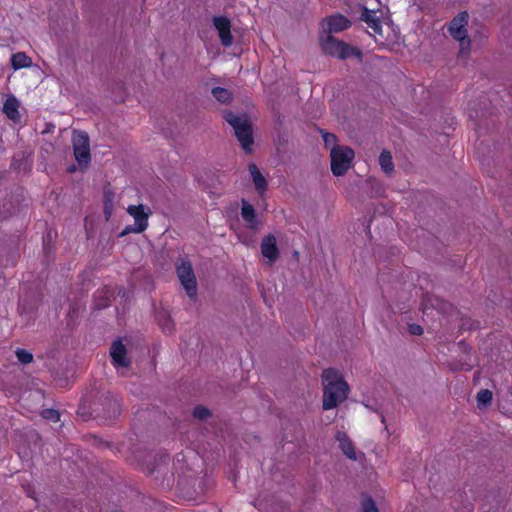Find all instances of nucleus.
I'll return each instance as SVG.
<instances>
[{"label": "nucleus", "mask_w": 512, "mask_h": 512, "mask_svg": "<svg viewBox=\"0 0 512 512\" xmlns=\"http://www.w3.org/2000/svg\"><path fill=\"white\" fill-rule=\"evenodd\" d=\"M320 132L322 134V138L325 143V146H330V145H332L333 147L337 146L336 145L337 138L333 133L325 132L323 130H321Z\"/></svg>", "instance_id": "26"}, {"label": "nucleus", "mask_w": 512, "mask_h": 512, "mask_svg": "<svg viewBox=\"0 0 512 512\" xmlns=\"http://www.w3.org/2000/svg\"><path fill=\"white\" fill-rule=\"evenodd\" d=\"M379 164L382 170L389 174L394 170V164L390 152L383 151L379 156Z\"/></svg>", "instance_id": "19"}, {"label": "nucleus", "mask_w": 512, "mask_h": 512, "mask_svg": "<svg viewBox=\"0 0 512 512\" xmlns=\"http://www.w3.org/2000/svg\"><path fill=\"white\" fill-rule=\"evenodd\" d=\"M112 406H113V409L115 412L119 413L120 412V404L117 400H114L113 403H112Z\"/></svg>", "instance_id": "29"}, {"label": "nucleus", "mask_w": 512, "mask_h": 512, "mask_svg": "<svg viewBox=\"0 0 512 512\" xmlns=\"http://www.w3.org/2000/svg\"><path fill=\"white\" fill-rule=\"evenodd\" d=\"M224 118L234 129L235 136L243 150L247 154L252 153L254 138L253 129L249 120L246 117L235 115L232 111H225Z\"/></svg>", "instance_id": "2"}, {"label": "nucleus", "mask_w": 512, "mask_h": 512, "mask_svg": "<svg viewBox=\"0 0 512 512\" xmlns=\"http://www.w3.org/2000/svg\"><path fill=\"white\" fill-rule=\"evenodd\" d=\"M323 381V402L324 410L336 408L348 397L349 386L342 375L333 368L325 369L322 372Z\"/></svg>", "instance_id": "1"}, {"label": "nucleus", "mask_w": 512, "mask_h": 512, "mask_svg": "<svg viewBox=\"0 0 512 512\" xmlns=\"http://www.w3.org/2000/svg\"><path fill=\"white\" fill-rule=\"evenodd\" d=\"M361 19L375 32H380L381 24L380 21L373 15L372 11L364 8Z\"/></svg>", "instance_id": "18"}, {"label": "nucleus", "mask_w": 512, "mask_h": 512, "mask_svg": "<svg viewBox=\"0 0 512 512\" xmlns=\"http://www.w3.org/2000/svg\"><path fill=\"white\" fill-rule=\"evenodd\" d=\"M19 101L14 95H9L3 104V112L10 120L19 118Z\"/></svg>", "instance_id": "16"}, {"label": "nucleus", "mask_w": 512, "mask_h": 512, "mask_svg": "<svg viewBox=\"0 0 512 512\" xmlns=\"http://www.w3.org/2000/svg\"><path fill=\"white\" fill-rule=\"evenodd\" d=\"M362 512H378V508L371 497H367L363 500Z\"/></svg>", "instance_id": "25"}, {"label": "nucleus", "mask_w": 512, "mask_h": 512, "mask_svg": "<svg viewBox=\"0 0 512 512\" xmlns=\"http://www.w3.org/2000/svg\"><path fill=\"white\" fill-rule=\"evenodd\" d=\"M111 363L115 368L129 367L130 360L127 357V349L121 339L113 341L110 348Z\"/></svg>", "instance_id": "10"}, {"label": "nucleus", "mask_w": 512, "mask_h": 512, "mask_svg": "<svg viewBox=\"0 0 512 512\" xmlns=\"http://www.w3.org/2000/svg\"><path fill=\"white\" fill-rule=\"evenodd\" d=\"M73 152L76 161L86 168L91 161L89 136L84 131L74 132L72 137Z\"/></svg>", "instance_id": "6"}, {"label": "nucleus", "mask_w": 512, "mask_h": 512, "mask_svg": "<svg viewBox=\"0 0 512 512\" xmlns=\"http://www.w3.org/2000/svg\"><path fill=\"white\" fill-rule=\"evenodd\" d=\"M465 508H466L467 512H470V511L472 510L471 505H468V506H466Z\"/></svg>", "instance_id": "30"}, {"label": "nucleus", "mask_w": 512, "mask_h": 512, "mask_svg": "<svg viewBox=\"0 0 512 512\" xmlns=\"http://www.w3.org/2000/svg\"><path fill=\"white\" fill-rule=\"evenodd\" d=\"M331 171L335 176L344 175L350 168L354 151L347 146H334L330 152Z\"/></svg>", "instance_id": "5"}, {"label": "nucleus", "mask_w": 512, "mask_h": 512, "mask_svg": "<svg viewBox=\"0 0 512 512\" xmlns=\"http://www.w3.org/2000/svg\"><path fill=\"white\" fill-rule=\"evenodd\" d=\"M213 25L218 31V35L221 44L225 47H229L233 43V36L231 33V22L225 16H215L213 18Z\"/></svg>", "instance_id": "9"}, {"label": "nucleus", "mask_w": 512, "mask_h": 512, "mask_svg": "<svg viewBox=\"0 0 512 512\" xmlns=\"http://www.w3.org/2000/svg\"><path fill=\"white\" fill-rule=\"evenodd\" d=\"M408 331L411 335L420 336L423 334V328L419 324H409Z\"/></svg>", "instance_id": "28"}, {"label": "nucleus", "mask_w": 512, "mask_h": 512, "mask_svg": "<svg viewBox=\"0 0 512 512\" xmlns=\"http://www.w3.org/2000/svg\"><path fill=\"white\" fill-rule=\"evenodd\" d=\"M469 15L466 11L459 12L449 23L448 32L460 43L461 52L469 51L471 41L468 37L466 26L468 25Z\"/></svg>", "instance_id": "4"}, {"label": "nucleus", "mask_w": 512, "mask_h": 512, "mask_svg": "<svg viewBox=\"0 0 512 512\" xmlns=\"http://www.w3.org/2000/svg\"><path fill=\"white\" fill-rule=\"evenodd\" d=\"M50 237V234L47 235L46 238L43 239L44 245L46 244V240Z\"/></svg>", "instance_id": "31"}, {"label": "nucleus", "mask_w": 512, "mask_h": 512, "mask_svg": "<svg viewBox=\"0 0 512 512\" xmlns=\"http://www.w3.org/2000/svg\"><path fill=\"white\" fill-rule=\"evenodd\" d=\"M12 67L17 70L21 68L30 67L32 64V60L29 56H27L24 52H18L12 55L11 57Z\"/></svg>", "instance_id": "17"}, {"label": "nucleus", "mask_w": 512, "mask_h": 512, "mask_svg": "<svg viewBox=\"0 0 512 512\" xmlns=\"http://www.w3.org/2000/svg\"><path fill=\"white\" fill-rule=\"evenodd\" d=\"M241 217L247 224L249 229L256 230L259 225L256 211L253 205L242 199Z\"/></svg>", "instance_id": "13"}, {"label": "nucleus", "mask_w": 512, "mask_h": 512, "mask_svg": "<svg viewBox=\"0 0 512 512\" xmlns=\"http://www.w3.org/2000/svg\"><path fill=\"white\" fill-rule=\"evenodd\" d=\"M192 415L196 419L204 420L210 415V411L206 407L198 405L193 409Z\"/></svg>", "instance_id": "23"}, {"label": "nucleus", "mask_w": 512, "mask_h": 512, "mask_svg": "<svg viewBox=\"0 0 512 512\" xmlns=\"http://www.w3.org/2000/svg\"><path fill=\"white\" fill-rule=\"evenodd\" d=\"M492 392L488 389H482L477 393L476 400L478 408H483L491 404Z\"/></svg>", "instance_id": "20"}, {"label": "nucleus", "mask_w": 512, "mask_h": 512, "mask_svg": "<svg viewBox=\"0 0 512 512\" xmlns=\"http://www.w3.org/2000/svg\"><path fill=\"white\" fill-rule=\"evenodd\" d=\"M69 171L73 172V171H75V168L74 167L73 168H69Z\"/></svg>", "instance_id": "32"}, {"label": "nucleus", "mask_w": 512, "mask_h": 512, "mask_svg": "<svg viewBox=\"0 0 512 512\" xmlns=\"http://www.w3.org/2000/svg\"><path fill=\"white\" fill-rule=\"evenodd\" d=\"M321 48L326 55L336 57L340 60H345L350 57H355L359 60L362 59V52L360 49L353 47L332 35H327L325 39L321 40Z\"/></svg>", "instance_id": "3"}, {"label": "nucleus", "mask_w": 512, "mask_h": 512, "mask_svg": "<svg viewBox=\"0 0 512 512\" xmlns=\"http://www.w3.org/2000/svg\"><path fill=\"white\" fill-rule=\"evenodd\" d=\"M263 257L267 258L270 264H273L279 257L276 237L273 234L266 235L260 244Z\"/></svg>", "instance_id": "11"}, {"label": "nucleus", "mask_w": 512, "mask_h": 512, "mask_svg": "<svg viewBox=\"0 0 512 512\" xmlns=\"http://www.w3.org/2000/svg\"><path fill=\"white\" fill-rule=\"evenodd\" d=\"M162 330L165 333H171L174 330V324L172 320L167 317L162 323H161Z\"/></svg>", "instance_id": "27"}, {"label": "nucleus", "mask_w": 512, "mask_h": 512, "mask_svg": "<svg viewBox=\"0 0 512 512\" xmlns=\"http://www.w3.org/2000/svg\"><path fill=\"white\" fill-rule=\"evenodd\" d=\"M212 94L221 103H229L232 99L231 92L226 88L214 87Z\"/></svg>", "instance_id": "21"}, {"label": "nucleus", "mask_w": 512, "mask_h": 512, "mask_svg": "<svg viewBox=\"0 0 512 512\" xmlns=\"http://www.w3.org/2000/svg\"><path fill=\"white\" fill-rule=\"evenodd\" d=\"M249 171L252 176V180L255 186V189L259 195H263L267 190V181L265 177L261 174L259 168L256 164H249Z\"/></svg>", "instance_id": "14"}, {"label": "nucleus", "mask_w": 512, "mask_h": 512, "mask_svg": "<svg viewBox=\"0 0 512 512\" xmlns=\"http://www.w3.org/2000/svg\"><path fill=\"white\" fill-rule=\"evenodd\" d=\"M176 273L187 295L191 299L195 298L197 295V281L191 262L181 260L176 266Z\"/></svg>", "instance_id": "8"}, {"label": "nucleus", "mask_w": 512, "mask_h": 512, "mask_svg": "<svg viewBox=\"0 0 512 512\" xmlns=\"http://www.w3.org/2000/svg\"><path fill=\"white\" fill-rule=\"evenodd\" d=\"M337 440L339 442V447L342 452L351 460L356 459L355 447L351 439L346 435V433L338 432Z\"/></svg>", "instance_id": "15"}, {"label": "nucleus", "mask_w": 512, "mask_h": 512, "mask_svg": "<svg viewBox=\"0 0 512 512\" xmlns=\"http://www.w3.org/2000/svg\"><path fill=\"white\" fill-rule=\"evenodd\" d=\"M41 416L49 421L57 422L60 420V413L55 409H44L41 412Z\"/></svg>", "instance_id": "24"}, {"label": "nucleus", "mask_w": 512, "mask_h": 512, "mask_svg": "<svg viewBox=\"0 0 512 512\" xmlns=\"http://www.w3.org/2000/svg\"><path fill=\"white\" fill-rule=\"evenodd\" d=\"M127 212L134 218L133 225H127L119 236H125L130 233L140 234L144 232L148 227V219L150 215V210L147 212L144 209L143 205H130L127 209Z\"/></svg>", "instance_id": "7"}, {"label": "nucleus", "mask_w": 512, "mask_h": 512, "mask_svg": "<svg viewBox=\"0 0 512 512\" xmlns=\"http://www.w3.org/2000/svg\"><path fill=\"white\" fill-rule=\"evenodd\" d=\"M15 354L18 361L22 364H29L33 361V354L25 349L18 348Z\"/></svg>", "instance_id": "22"}, {"label": "nucleus", "mask_w": 512, "mask_h": 512, "mask_svg": "<svg viewBox=\"0 0 512 512\" xmlns=\"http://www.w3.org/2000/svg\"><path fill=\"white\" fill-rule=\"evenodd\" d=\"M325 22L330 33H338L347 30L352 25L351 21L346 16L339 13L328 16Z\"/></svg>", "instance_id": "12"}]
</instances>
